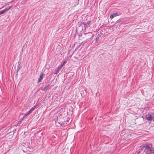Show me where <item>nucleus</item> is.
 <instances>
[{
  "label": "nucleus",
  "instance_id": "f257e3e1",
  "mask_svg": "<svg viewBox=\"0 0 154 154\" xmlns=\"http://www.w3.org/2000/svg\"><path fill=\"white\" fill-rule=\"evenodd\" d=\"M145 149L144 150V151L146 154H151V151L152 149L149 147V146L147 145L145 146Z\"/></svg>",
  "mask_w": 154,
  "mask_h": 154
},
{
  "label": "nucleus",
  "instance_id": "f03ea898",
  "mask_svg": "<svg viewBox=\"0 0 154 154\" xmlns=\"http://www.w3.org/2000/svg\"><path fill=\"white\" fill-rule=\"evenodd\" d=\"M145 117L147 120L152 121L153 120L154 121V116L150 114H148L146 115Z\"/></svg>",
  "mask_w": 154,
  "mask_h": 154
},
{
  "label": "nucleus",
  "instance_id": "7ed1b4c3",
  "mask_svg": "<svg viewBox=\"0 0 154 154\" xmlns=\"http://www.w3.org/2000/svg\"><path fill=\"white\" fill-rule=\"evenodd\" d=\"M44 75V73L43 72H41L40 74L39 78L38 79L37 81V83H38L40 82L43 79Z\"/></svg>",
  "mask_w": 154,
  "mask_h": 154
},
{
  "label": "nucleus",
  "instance_id": "20e7f679",
  "mask_svg": "<svg viewBox=\"0 0 154 154\" xmlns=\"http://www.w3.org/2000/svg\"><path fill=\"white\" fill-rule=\"evenodd\" d=\"M49 86L50 85L49 84H46L44 87L42 88V90L44 91H46L49 89Z\"/></svg>",
  "mask_w": 154,
  "mask_h": 154
},
{
  "label": "nucleus",
  "instance_id": "39448f33",
  "mask_svg": "<svg viewBox=\"0 0 154 154\" xmlns=\"http://www.w3.org/2000/svg\"><path fill=\"white\" fill-rule=\"evenodd\" d=\"M119 15L117 13H113L110 16V18L111 19L113 18L114 17H116L117 16H118Z\"/></svg>",
  "mask_w": 154,
  "mask_h": 154
},
{
  "label": "nucleus",
  "instance_id": "423d86ee",
  "mask_svg": "<svg viewBox=\"0 0 154 154\" xmlns=\"http://www.w3.org/2000/svg\"><path fill=\"white\" fill-rule=\"evenodd\" d=\"M60 69H61L60 68V67L58 66L56 69V70H55V74L56 75L58 74Z\"/></svg>",
  "mask_w": 154,
  "mask_h": 154
},
{
  "label": "nucleus",
  "instance_id": "0eeeda50",
  "mask_svg": "<svg viewBox=\"0 0 154 154\" xmlns=\"http://www.w3.org/2000/svg\"><path fill=\"white\" fill-rule=\"evenodd\" d=\"M100 36V35L99 34H98L96 38L95 39V42H97L98 41V39L99 37Z\"/></svg>",
  "mask_w": 154,
  "mask_h": 154
},
{
  "label": "nucleus",
  "instance_id": "6e6552de",
  "mask_svg": "<svg viewBox=\"0 0 154 154\" xmlns=\"http://www.w3.org/2000/svg\"><path fill=\"white\" fill-rule=\"evenodd\" d=\"M37 105H35L34 106L32 107L30 110V111H31L32 112L36 108Z\"/></svg>",
  "mask_w": 154,
  "mask_h": 154
},
{
  "label": "nucleus",
  "instance_id": "1a4fd4ad",
  "mask_svg": "<svg viewBox=\"0 0 154 154\" xmlns=\"http://www.w3.org/2000/svg\"><path fill=\"white\" fill-rule=\"evenodd\" d=\"M19 62H18V65H17V75L18 74H17V73L18 72V70H19Z\"/></svg>",
  "mask_w": 154,
  "mask_h": 154
},
{
  "label": "nucleus",
  "instance_id": "9d476101",
  "mask_svg": "<svg viewBox=\"0 0 154 154\" xmlns=\"http://www.w3.org/2000/svg\"><path fill=\"white\" fill-rule=\"evenodd\" d=\"M5 12V10H1L0 11V15L3 14Z\"/></svg>",
  "mask_w": 154,
  "mask_h": 154
},
{
  "label": "nucleus",
  "instance_id": "9b49d317",
  "mask_svg": "<svg viewBox=\"0 0 154 154\" xmlns=\"http://www.w3.org/2000/svg\"><path fill=\"white\" fill-rule=\"evenodd\" d=\"M11 7H7L6 9L4 10H5V11H7L10 8H11Z\"/></svg>",
  "mask_w": 154,
  "mask_h": 154
},
{
  "label": "nucleus",
  "instance_id": "f8f14e48",
  "mask_svg": "<svg viewBox=\"0 0 154 154\" xmlns=\"http://www.w3.org/2000/svg\"><path fill=\"white\" fill-rule=\"evenodd\" d=\"M31 112H32L30 111V110H29L28 112H27L26 113V114L27 115H29Z\"/></svg>",
  "mask_w": 154,
  "mask_h": 154
},
{
  "label": "nucleus",
  "instance_id": "ddd939ff",
  "mask_svg": "<svg viewBox=\"0 0 154 154\" xmlns=\"http://www.w3.org/2000/svg\"><path fill=\"white\" fill-rule=\"evenodd\" d=\"M151 153L154 154V150L152 149L151 151Z\"/></svg>",
  "mask_w": 154,
  "mask_h": 154
},
{
  "label": "nucleus",
  "instance_id": "4468645a",
  "mask_svg": "<svg viewBox=\"0 0 154 154\" xmlns=\"http://www.w3.org/2000/svg\"><path fill=\"white\" fill-rule=\"evenodd\" d=\"M64 64H63V63L61 64L60 66H58L59 67H60V68L61 69V68L63 66Z\"/></svg>",
  "mask_w": 154,
  "mask_h": 154
},
{
  "label": "nucleus",
  "instance_id": "2eb2a0df",
  "mask_svg": "<svg viewBox=\"0 0 154 154\" xmlns=\"http://www.w3.org/2000/svg\"><path fill=\"white\" fill-rule=\"evenodd\" d=\"M66 63V61H64L63 63V64H65Z\"/></svg>",
  "mask_w": 154,
  "mask_h": 154
},
{
  "label": "nucleus",
  "instance_id": "dca6fc26",
  "mask_svg": "<svg viewBox=\"0 0 154 154\" xmlns=\"http://www.w3.org/2000/svg\"><path fill=\"white\" fill-rule=\"evenodd\" d=\"M88 25L89 24V23H88Z\"/></svg>",
  "mask_w": 154,
  "mask_h": 154
}]
</instances>
